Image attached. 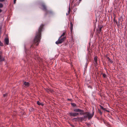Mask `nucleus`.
<instances>
[{"instance_id":"nucleus-1","label":"nucleus","mask_w":127,"mask_h":127,"mask_svg":"<svg viewBox=\"0 0 127 127\" xmlns=\"http://www.w3.org/2000/svg\"><path fill=\"white\" fill-rule=\"evenodd\" d=\"M44 25L43 24H41L39 28L38 31L36 33V34L34 39V43L36 46H38L39 42L40 39H41V32Z\"/></svg>"},{"instance_id":"nucleus-2","label":"nucleus","mask_w":127,"mask_h":127,"mask_svg":"<svg viewBox=\"0 0 127 127\" xmlns=\"http://www.w3.org/2000/svg\"><path fill=\"white\" fill-rule=\"evenodd\" d=\"M73 111L75 112H80L79 114L81 115H86L84 116V118H88L89 120L91 119L93 116L94 115V112L92 114H91L88 112H84L83 110L79 109H74Z\"/></svg>"},{"instance_id":"nucleus-3","label":"nucleus","mask_w":127,"mask_h":127,"mask_svg":"<svg viewBox=\"0 0 127 127\" xmlns=\"http://www.w3.org/2000/svg\"><path fill=\"white\" fill-rule=\"evenodd\" d=\"M66 36H64L62 37H60V36L58 40L55 43L57 44H61L66 39Z\"/></svg>"},{"instance_id":"nucleus-4","label":"nucleus","mask_w":127,"mask_h":127,"mask_svg":"<svg viewBox=\"0 0 127 127\" xmlns=\"http://www.w3.org/2000/svg\"><path fill=\"white\" fill-rule=\"evenodd\" d=\"M69 113L70 115V116L74 117L77 116L79 114L78 113L75 112H69Z\"/></svg>"},{"instance_id":"nucleus-5","label":"nucleus","mask_w":127,"mask_h":127,"mask_svg":"<svg viewBox=\"0 0 127 127\" xmlns=\"http://www.w3.org/2000/svg\"><path fill=\"white\" fill-rule=\"evenodd\" d=\"M79 1H77V3H75V0H73L72 2V4H74V5L75 6H76L77 5H78V4L80 2V1L81 0H79Z\"/></svg>"},{"instance_id":"nucleus-6","label":"nucleus","mask_w":127,"mask_h":127,"mask_svg":"<svg viewBox=\"0 0 127 127\" xmlns=\"http://www.w3.org/2000/svg\"><path fill=\"white\" fill-rule=\"evenodd\" d=\"M97 57L96 56L94 58V62L95 66H97Z\"/></svg>"},{"instance_id":"nucleus-7","label":"nucleus","mask_w":127,"mask_h":127,"mask_svg":"<svg viewBox=\"0 0 127 127\" xmlns=\"http://www.w3.org/2000/svg\"><path fill=\"white\" fill-rule=\"evenodd\" d=\"M4 42L5 44L7 45H8V44L9 43V40L7 37H6L4 40Z\"/></svg>"},{"instance_id":"nucleus-8","label":"nucleus","mask_w":127,"mask_h":127,"mask_svg":"<svg viewBox=\"0 0 127 127\" xmlns=\"http://www.w3.org/2000/svg\"><path fill=\"white\" fill-rule=\"evenodd\" d=\"M24 85H25V86L26 87H28L30 86V84L29 82H25L24 83Z\"/></svg>"},{"instance_id":"nucleus-9","label":"nucleus","mask_w":127,"mask_h":127,"mask_svg":"<svg viewBox=\"0 0 127 127\" xmlns=\"http://www.w3.org/2000/svg\"><path fill=\"white\" fill-rule=\"evenodd\" d=\"M41 6L43 7V10L45 11H46L47 10L46 6L44 3L42 4L41 5Z\"/></svg>"},{"instance_id":"nucleus-10","label":"nucleus","mask_w":127,"mask_h":127,"mask_svg":"<svg viewBox=\"0 0 127 127\" xmlns=\"http://www.w3.org/2000/svg\"><path fill=\"white\" fill-rule=\"evenodd\" d=\"M70 29L71 30V33L72 32V31L73 30V25L72 24V23L71 22H70Z\"/></svg>"},{"instance_id":"nucleus-11","label":"nucleus","mask_w":127,"mask_h":127,"mask_svg":"<svg viewBox=\"0 0 127 127\" xmlns=\"http://www.w3.org/2000/svg\"><path fill=\"white\" fill-rule=\"evenodd\" d=\"M37 104L39 105H41V106H43L44 104L40 102L39 101H38L37 102Z\"/></svg>"},{"instance_id":"nucleus-12","label":"nucleus","mask_w":127,"mask_h":127,"mask_svg":"<svg viewBox=\"0 0 127 127\" xmlns=\"http://www.w3.org/2000/svg\"><path fill=\"white\" fill-rule=\"evenodd\" d=\"M79 121H80V122H82V121L84 120V119L85 118L83 117H79Z\"/></svg>"},{"instance_id":"nucleus-13","label":"nucleus","mask_w":127,"mask_h":127,"mask_svg":"<svg viewBox=\"0 0 127 127\" xmlns=\"http://www.w3.org/2000/svg\"><path fill=\"white\" fill-rule=\"evenodd\" d=\"M66 32L65 31H64L63 32V34L61 35L60 36V37H62L63 36H64V35H65Z\"/></svg>"},{"instance_id":"nucleus-14","label":"nucleus","mask_w":127,"mask_h":127,"mask_svg":"<svg viewBox=\"0 0 127 127\" xmlns=\"http://www.w3.org/2000/svg\"><path fill=\"white\" fill-rule=\"evenodd\" d=\"M79 117L74 118L73 119V120H75V121H79Z\"/></svg>"},{"instance_id":"nucleus-15","label":"nucleus","mask_w":127,"mask_h":127,"mask_svg":"<svg viewBox=\"0 0 127 127\" xmlns=\"http://www.w3.org/2000/svg\"><path fill=\"white\" fill-rule=\"evenodd\" d=\"M4 60V59L0 55V61L1 62Z\"/></svg>"},{"instance_id":"nucleus-16","label":"nucleus","mask_w":127,"mask_h":127,"mask_svg":"<svg viewBox=\"0 0 127 127\" xmlns=\"http://www.w3.org/2000/svg\"><path fill=\"white\" fill-rule=\"evenodd\" d=\"M69 10H68V13H66V14L67 15H68L69 14V13H70V6L69 7Z\"/></svg>"},{"instance_id":"nucleus-17","label":"nucleus","mask_w":127,"mask_h":127,"mask_svg":"<svg viewBox=\"0 0 127 127\" xmlns=\"http://www.w3.org/2000/svg\"><path fill=\"white\" fill-rule=\"evenodd\" d=\"M3 6V5L2 4L0 3V8H2Z\"/></svg>"},{"instance_id":"nucleus-18","label":"nucleus","mask_w":127,"mask_h":127,"mask_svg":"<svg viewBox=\"0 0 127 127\" xmlns=\"http://www.w3.org/2000/svg\"><path fill=\"white\" fill-rule=\"evenodd\" d=\"M106 74L105 73H103V76L104 78H105L106 77Z\"/></svg>"},{"instance_id":"nucleus-19","label":"nucleus","mask_w":127,"mask_h":127,"mask_svg":"<svg viewBox=\"0 0 127 127\" xmlns=\"http://www.w3.org/2000/svg\"><path fill=\"white\" fill-rule=\"evenodd\" d=\"M108 61L110 62L111 63H112L113 62V61L111 60L110 59H109Z\"/></svg>"},{"instance_id":"nucleus-20","label":"nucleus","mask_w":127,"mask_h":127,"mask_svg":"<svg viewBox=\"0 0 127 127\" xmlns=\"http://www.w3.org/2000/svg\"><path fill=\"white\" fill-rule=\"evenodd\" d=\"M71 105L74 106H76V105L74 103H71Z\"/></svg>"},{"instance_id":"nucleus-21","label":"nucleus","mask_w":127,"mask_h":127,"mask_svg":"<svg viewBox=\"0 0 127 127\" xmlns=\"http://www.w3.org/2000/svg\"><path fill=\"white\" fill-rule=\"evenodd\" d=\"M98 112L99 113V114H100V115H101L102 114V113L101 112V111L100 110H98Z\"/></svg>"},{"instance_id":"nucleus-22","label":"nucleus","mask_w":127,"mask_h":127,"mask_svg":"<svg viewBox=\"0 0 127 127\" xmlns=\"http://www.w3.org/2000/svg\"><path fill=\"white\" fill-rule=\"evenodd\" d=\"M101 109H102V110H104L105 109V108H104L103 107H102V106H101Z\"/></svg>"},{"instance_id":"nucleus-23","label":"nucleus","mask_w":127,"mask_h":127,"mask_svg":"<svg viewBox=\"0 0 127 127\" xmlns=\"http://www.w3.org/2000/svg\"><path fill=\"white\" fill-rule=\"evenodd\" d=\"M114 22H115L117 24V21L116 20H114Z\"/></svg>"},{"instance_id":"nucleus-24","label":"nucleus","mask_w":127,"mask_h":127,"mask_svg":"<svg viewBox=\"0 0 127 127\" xmlns=\"http://www.w3.org/2000/svg\"><path fill=\"white\" fill-rule=\"evenodd\" d=\"M47 92H48L49 91V90L48 89H46L45 90Z\"/></svg>"},{"instance_id":"nucleus-25","label":"nucleus","mask_w":127,"mask_h":127,"mask_svg":"<svg viewBox=\"0 0 127 127\" xmlns=\"http://www.w3.org/2000/svg\"><path fill=\"white\" fill-rule=\"evenodd\" d=\"M5 0H0V2H2L4 1Z\"/></svg>"},{"instance_id":"nucleus-26","label":"nucleus","mask_w":127,"mask_h":127,"mask_svg":"<svg viewBox=\"0 0 127 127\" xmlns=\"http://www.w3.org/2000/svg\"><path fill=\"white\" fill-rule=\"evenodd\" d=\"M102 27H100V28H99V31H101V29H102Z\"/></svg>"},{"instance_id":"nucleus-27","label":"nucleus","mask_w":127,"mask_h":127,"mask_svg":"<svg viewBox=\"0 0 127 127\" xmlns=\"http://www.w3.org/2000/svg\"><path fill=\"white\" fill-rule=\"evenodd\" d=\"M6 94H4L3 95V96L4 97H5V96H6Z\"/></svg>"},{"instance_id":"nucleus-28","label":"nucleus","mask_w":127,"mask_h":127,"mask_svg":"<svg viewBox=\"0 0 127 127\" xmlns=\"http://www.w3.org/2000/svg\"><path fill=\"white\" fill-rule=\"evenodd\" d=\"M16 0H14V3H15L16 2Z\"/></svg>"},{"instance_id":"nucleus-29","label":"nucleus","mask_w":127,"mask_h":127,"mask_svg":"<svg viewBox=\"0 0 127 127\" xmlns=\"http://www.w3.org/2000/svg\"><path fill=\"white\" fill-rule=\"evenodd\" d=\"M107 59L108 60H109V59H110L108 57H107Z\"/></svg>"},{"instance_id":"nucleus-30","label":"nucleus","mask_w":127,"mask_h":127,"mask_svg":"<svg viewBox=\"0 0 127 127\" xmlns=\"http://www.w3.org/2000/svg\"><path fill=\"white\" fill-rule=\"evenodd\" d=\"M2 10L1 9H0V13L1 12H2Z\"/></svg>"},{"instance_id":"nucleus-31","label":"nucleus","mask_w":127,"mask_h":127,"mask_svg":"<svg viewBox=\"0 0 127 127\" xmlns=\"http://www.w3.org/2000/svg\"><path fill=\"white\" fill-rule=\"evenodd\" d=\"M71 99H68V100H70Z\"/></svg>"},{"instance_id":"nucleus-32","label":"nucleus","mask_w":127,"mask_h":127,"mask_svg":"<svg viewBox=\"0 0 127 127\" xmlns=\"http://www.w3.org/2000/svg\"><path fill=\"white\" fill-rule=\"evenodd\" d=\"M1 27L0 26V30L1 29Z\"/></svg>"},{"instance_id":"nucleus-33","label":"nucleus","mask_w":127,"mask_h":127,"mask_svg":"<svg viewBox=\"0 0 127 127\" xmlns=\"http://www.w3.org/2000/svg\"><path fill=\"white\" fill-rule=\"evenodd\" d=\"M74 10V12H75V9H74V10Z\"/></svg>"},{"instance_id":"nucleus-34","label":"nucleus","mask_w":127,"mask_h":127,"mask_svg":"<svg viewBox=\"0 0 127 127\" xmlns=\"http://www.w3.org/2000/svg\"><path fill=\"white\" fill-rule=\"evenodd\" d=\"M107 111V112H109V111Z\"/></svg>"}]
</instances>
